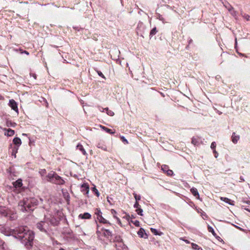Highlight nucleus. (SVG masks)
<instances>
[{
	"label": "nucleus",
	"instance_id": "nucleus-1",
	"mask_svg": "<svg viewBox=\"0 0 250 250\" xmlns=\"http://www.w3.org/2000/svg\"><path fill=\"white\" fill-rule=\"evenodd\" d=\"M16 238L18 239L26 248H31L33 244L34 233L26 226L17 228Z\"/></svg>",
	"mask_w": 250,
	"mask_h": 250
},
{
	"label": "nucleus",
	"instance_id": "nucleus-2",
	"mask_svg": "<svg viewBox=\"0 0 250 250\" xmlns=\"http://www.w3.org/2000/svg\"><path fill=\"white\" fill-rule=\"evenodd\" d=\"M58 221L54 216H45L43 221L39 222L36 224V227L39 230L44 233H48L52 230V226L58 225Z\"/></svg>",
	"mask_w": 250,
	"mask_h": 250
},
{
	"label": "nucleus",
	"instance_id": "nucleus-3",
	"mask_svg": "<svg viewBox=\"0 0 250 250\" xmlns=\"http://www.w3.org/2000/svg\"><path fill=\"white\" fill-rule=\"evenodd\" d=\"M38 199L35 198V197L24 198L19 202L18 207L23 212L33 211L35 207L38 204Z\"/></svg>",
	"mask_w": 250,
	"mask_h": 250
},
{
	"label": "nucleus",
	"instance_id": "nucleus-4",
	"mask_svg": "<svg viewBox=\"0 0 250 250\" xmlns=\"http://www.w3.org/2000/svg\"><path fill=\"white\" fill-rule=\"evenodd\" d=\"M45 179L47 181L55 183V184L62 185L64 183V180L62 179V177L54 172H49Z\"/></svg>",
	"mask_w": 250,
	"mask_h": 250
},
{
	"label": "nucleus",
	"instance_id": "nucleus-5",
	"mask_svg": "<svg viewBox=\"0 0 250 250\" xmlns=\"http://www.w3.org/2000/svg\"><path fill=\"white\" fill-rule=\"evenodd\" d=\"M0 231L2 233L6 236H13L16 238L17 228L12 229L8 228V227H2Z\"/></svg>",
	"mask_w": 250,
	"mask_h": 250
},
{
	"label": "nucleus",
	"instance_id": "nucleus-6",
	"mask_svg": "<svg viewBox=\"0 0 250 250\" xmlns=\"http://www.w3.org/2000/svg\"><path fill=\"white\" fill-rule=\"evenodd\" d=\"M95 214L97 215V219L99 220V222L101 223L110 224L109 221H107L106 219L103 218L102 216V213L100 209L96 208L95 209Z\"/></svg>",
	"mask_w": 250,
	"mask_h": 250
},
{
	"label": "nucleus",
	"instance_id": "nucleus-7",
	"mask_svg": "<svg viewBox=\"0 0 250 250\" xmlns=\"http://www.w3.org/2000/svg\"><path fill=\"white\" fill-rule=\"evenodd\" d=\"M9 105L11 108L14 111L16 112V113H18V104L17 102L14 100V99H10L9 101Z\"/></svg>",
	"mask_w": 250,
	"mask_h": 250
},
{
	"label": "nucleus",
	"instance_id": "nucleus-8",
	"mask_svg": "<svg viewBox=\"0 0 250 250\" xmlns=\"http://www.w3.org/2000/svg\"><path fill=\"white\" fill-rule=\"evenodd\" d=\"M9 211L8 209L6 207L0 206V214H1L2 216H8Z\"/></svg>",
	"mask_w": 250,
	"mask_h": 250
},
{
	"label": "nucleus",
	"instance_id": "nucleus-9",
	"mask_svg": "<svg viewBox=\"0 0 250 250\" xmlns=\"http://www.w3.org/2000/svg\"><path fill=\"white\" fill-rule=\"evenodd\" d=\"M191 143L192 145L194 146H199L201 145L202 140H201V138L199 137H193L192 139Z\"/></svg>",
	"mask_w": 250,
	"mask_h": 250
},
{
	"label": "nucleus",
	"instance_id": "nucleus-10",
	"mask_svg": "<svg viewBox=\"0 0 250 250\" xmlns=\"http://www.w3.org/2000/svg\"><path fill=\"white\" fill-rule=\"evenodd\" d=\"M97 147L99 148H101L102 150L104 151L107 150L106 145H105V142H103V141H100L97 145Z\"/></svg>",
	"mask_w": 250,
	"mask_h": 250
},
{
	"label": "nucleus",
	"instance_id": "nucleus-11",
	"mask_svg": "<svg viewBox=\"0 0 250 250\" xmlns=\"http://www.w3.org/2000/svg\"><path fill=\"white\" fill-rule=\"evenodd\" d=\"M225 7L227 8L230 14L234 17L236 18L237 15V12H236L235 10H234L232 6L229 5L228 6L225 5Z\"/></svg>",
	"mask_w": 250,
	"mask_h": 250
},
{
	"label": "nucleus",
	"instance_id": "nucleus-12",
	"mask_svg": "<svg viewBox=\"0 0 250 250\" xmlns=\"http://www.w3.org/2000/svg\"><path fill=\"white\" fill-rule=\"evenodd\" d=\"M104 235L107 238H109V237H111L112 235L111 231L108 230V229H101Z\"/></svg>",
	"mask_w": 250,
	"mask_h": 250
},
{
	"label": "nucleus",
	"instance_id": "nucleus-13",
	"mask_svg": "<svg viewBox=\"0 0 250 250\" xmlns=\"http://www.w3.org/2000/svg\"><path fill=\"white\" fill-rule=\"evenodd\" d=\"M77 149L79 150L83 153V155H87V153L86 152L85 148H84L83 145L79 143L77 146Z\"/></svg>",
	"mask_w": 250,
	"mask_h": 250
},
{
	"label": "nucleus",
	"instance_id": "nucleus-14",
	"mask_svg": "<svg viewBox=\"0 0 250 250\" xmlns=\"http://www.w3.org/2000/svg\"><path fill=\"white\" fill-rule=\"evenodd\" d=\"M138 234L141 238H146L147 237V235L146 234L145 229L143 228H141L139 229V231H138Z\"/></svg>",
	"mask_w": 250,
	"mask_h": 250
},
{
	"label": "nucleus",
	"instance_id": "nucleus-15",
	"mask_svg": "<svg viewBox=\"0 0 250 250\" xmlns=\"http://www.w3.org/2000/svg\"><path fill=\"white\" fill-rule=\"evenodd\" d=\"M240 136L236 135L235 133H233L231 136L232 142L234 144H236L238 143L239 139Z\"/></svg>",
	"mask_w": 250,
	"mask_h": 250
},
{
	"label": "nucleus",
	"instance_id": "nucleus-16",
	"mask_svg": "<svg viewBox=\"0 0 250 250\" xmlns=\"http://www.w3.org/2000/svg\"><path fill=\"white\" fill-rule=\"evenodd\" d=\"M220 199L222 200V201L226 202L228 204L231 205H234V202L230 199L227 198V197H220Z\"/></svg>",
	"mask_w": 250,
	"mask_h": 250
},
{
	"label": "nucleus",
	"instance_id": "nucleus-17",
	"mask_svg": "<svg viewBox=\"0 0 250 250\" xmlns=\"http://www.w3.org/2000/svg\"><path fill=\"white\" fill-rule=\"evenodd\" d=\"M82 191L85 192L87 194L89 191V187L87 184H83L81 186Z\"/></svg>",
	"mask_w": 250,
	"mask_h": 250
},
{
	"label": "nucleus",
	"instance_id": "nucleus-18",
	"mask_svg": "<svg viewBox=\"0 0 250 250\" xmlns=\"http://www.w3.org/2000/svg\"><path fill=\"white\" fill-rule=\"evenodd\" d=\"M91 216L89 213H84L83 214H80L79 218L81 219H90Z\"/></svg>",
	"mask_w": 250,
	"mask_h": 250
},
{
	"label": "nucleus",
	"instance_id": "nucleus-19",
	"mask_svg": "<svg viewBox=\"0 0 250 250\" xmlns=\"http://www.w3.org/2000/svg\"><path fill=\"white\" fill-rule=\"evenodd\" d=\"M14 187L16 188H19L22 186V180L18 179L13 183Z\"/></svg>",
	"mask_w": 250,
	"mask_h": 250
},
{
	"label": "nucleus",
	"instance_id": "nucleus-20",
	"mask_svg": "<svg viewBox=\"0 0 250 250\" xmlns=\"http://www.w3.org/2000/svg\"><path fill=\"white\" fill-rule=\"evenodd\" d=\"M3 130L7 131V133H5V135L8 136H13L15 133L14 130L10 129V128H8V129H6V128H4Z\"/></svg>",
	"mask_w": 250,
	"mask_h": 250
},
{
	"label": "nucleus",
	"instance_id": "nucleus-21",
	"mask_svg": "<svg viewBox=\"0 0 250 250\" xmlns=\"http://www.w3.org/2000/svg\"><path fill=\"white\" fill-rule=\"evenodd\" d=\"M190 192L192 194H193V195L195 197L199 198V192H198L197 189L196 188H192L190 189Z\"/></svg>",
	"mask_w": 250,
	"mask_h": 250
},
{
	"label": "nucleus",
	"instance_id": "nucleus-22",
	"mask_svg": "<svg viewBox=\"0 0 250 250\" xmlns=\"http://www.w3.org/2000/svg\"><path fill=\"white\" fill-rule=\"evenodd\" d=\"M13 143L18 146H20L21 144V141L20 138L16 137L13 139Z\"/></svg>",
	"mask_w": 250,
	"mask_h": 250
},
{
	"label": "nucleus",
	"instance_id": "nucleus-23",
	"mask_svg": "<svg viewBox=\"0 0 250 250\" xmlns=\"http://www.w3.org/2000/svg\"><path fill=\"white\" fill-rule=\"evenodd\" d=\"M101 128H103V130L105 131L107 133H110V134H114L115 132H113V131L109 128H107L105 127V126L101 125Z\"/></svg>",
	"mask_w": 250,
	"mask_h": 250
},
{
	"label": "nucleus",
	"instance_id": "nucleus-24",
	"mask_svg": "<svg viewBox=\"0 0 250 250\" xmlns=\"http://www.w3.org/2000/svg\"><path fill=\"white\" fill-rule=\"evenodd\" d=\"M6 125L7 126H12V127H14L16 125V123L12 122L11 121H6Z\"/></svg>",
	"mask_w": 250,
	"mask_h": 250
},
{
	"label": "nucleus",
	"instance_id": "nucleus-25",
	"mask_svg": "<svg viewBox=\"0 0 250 250\" xmlns=\"http://www.w3.org/2000/svg\"><path fill=\"white\" fill-rule=\"evenodd\" d=\"M157 30L156 29V27H153L152 29L151 30L150 33H149V36L150 37H152V36L156 35L157 33Z\"/></svg>",
	"mask_w": 250,
	"mask_h": 250
},
{
	"label": "nucleus",
	"instance_id": "nucleus-26",
	"mask_svg": "<svg viewBox=\"0 0 250 250\" xmlns=\"http://www.w3.org/2000/svg\"><path fill=\"white\" fill-rule=\"evenodd\" d=\"M208 231L210 232V233H212L213 236H215L216 235H217V234L214 231V229L213 228H212V227L208 226Z\"/></svg>",
	"mask_w": 250,
	"mask_h": 250
},
{
	"label": "nucleus",
	"instance_id": "nucleus-27",
	"mask_svg": "<svg viewBox=\"0 0 250 250\" xmlns=\"http://www.w3.org/2000/svg\"><path fill=\"white\" fill-rule=\"evenodd\" d=\"M150 230H151V232L153 233L155 235H161V234L162 233V232L158 233L157 229H156L151 228L150 229Z\"/></svg>",
	"mask_w": 250,
	"mask_h": 250
},
{
	"label": "nucleus",
	"instance_id": "nucleus-28",
	"mask_svg": "<svg viewBox=\"0 0 250 250\" xmlns=\"http://www.w3.org/2000/svg\"><path fill=\"white\" fill-rule=\"evenodd\" d=\"M192 248L194 250H203V249L201 247H199L197 244L195 243H192L191 244Z\"/></svg>",
	"mask_w": 250,
	"mask_h": 250
},
{
	"label": "nucleus",
	"instance_id": "nucleus-29",
	"mask_svg": "<svg viewBox=\"0 0 250 250\" xmlns=\"http://www.w3.org/2000/svg\"><path fill=\"white\" fill-rule=\"evenodd\" d=\"M105 111H106V113L111 116H113L114 115V113L113 111L109 110L108 108H104Z\"/></svg>",
	"mask_w": 250,
	"mask_h": 250
},
{
	"label": "nucleus",
	"instance_id": "nucleus-30",
	"mask_svg": "<svg viewBox=\"0 0 250 250\" xmlns=\"http://www.w3.org/2000/svg\"><path fill=\"white\" fill-rule=\"evenodd\" d=\"M134 197L136 200V202H138L139 200L141 199V196L140 195H138L136 193L133 194Z\"/></svg>",
	"mask_w": 250,
	"mask_h": 250
},
{
	"label": "nucleus",
	"instance_id": "nucleus-31",
	"mask_svg": "<svg viewBox=\"0 0 250 250\" xmlns=\"http://www.w3.org/2000/svg\"><path fill=\"white\" fill-rule=\"evenodd\" d=\"M136 212L138 214H140L141 216H143V209L141 208L140 207L139 208L136 209Z\"/></svg>",
	"mask_w": 250,
	"mask_h": 250
},
{
	"label": "nucleus",
	"instance_id": "nucleus-32",
	"mask_svg": "<svg viewBox=\"0 0 250 250\" xmlns=\"http://www.w3.org/2000/svg\"><path fill=\"white\" fill-rule=\"evenodd\" d=\"M93 192H95V194H96L97 196L99 197L100 193H99V192L98 191V190L97 189L96 187H93Z\"/></svg>",
	"mask_w": 250,
	"mask_h": 250
},
{
	"label": "nucleus",
	"instance_id": "nucleus-33",
	"mask_svg": "<svg viewBox=\"0 0 250 250\" xmlns=\"http://www.w3.org/2000/svg\"><path fill=\"white\" fill-rule=\"evenodd\" d=\"M96 71L99 76L103 77L104 79H106L105 76H104V74L102 73V72L101 71L97 70V69L96 70Z\"/></svg>",
	"mask_w": 250,
	"mask_h": 250
},
{
	"label": "nucleus",
	"instance_id": "nucleus-34",
	"mask_svg": "<svg viewBox=\"0 0 250 250\" xmlns=\"http://www.w3.org/2000/svg\"><path fill=\"white\" fill-rule=\"evenodd\" d=\"M167 168H168V167L167 166V165H163L162 167H161V169L163 170V171H165V172H167Z\"/></svg>",
	"mask_w": 250,
	"mask_h": 250
},
{
	"label": "nucleus",
	"instance_id": "nucleus-35",
	"mask_svg": "<svg viewBox=\"0 0 250 250\" xmlns=\"http://www.w3.org/2000/svg\"><path fill=\"white\" fill-rule=\"evenodd\" d=\"M120 138L124 144H128V141H127L126 138H125V137H124V136H121Z\"/></svg>",
	"mask_w": 250,
	"mask_h": 250
},
{
	"label": "nucleus",
	"instance_id": "nucleus-36",
	"mask_svg": "<svg viewBox=\"0 0 250 250\" xmlns=\"http://www.w3.org/2000/svg\"><path fill=\"white\" fill-rule=\"evenodd\" d=\"M39 172H40L41 176L43 177L44 176V175L45 174V173H46V170H45V169H41L40 170Z\"/></svg>",
	"mask_w": 250,
	"mask_h": 250
},
{
	"label": "nucleus",
	"instance_id": "nucleus-37",
	"mask_svg": "<svg viewBox=\"0 0 250 250\" xmlns=\"http://www.w3.org/2000/svg\"><path fill=\"white\" fill-rule=\"evenodd\" d=\"M216 145L215 142H212L210 145V148L213 150H214L216 147Z\"/></svg>",
	"mask_w": 250,
	"mask_h": 250
},
{
	"label": "nucleus",
	"instance_id": "nucleus-38",
	"mask_svg": "<svg viewBox=\"0 0 250 250\" xmlns=\"http://www.w3.org/2000/svg\"><path fill=\"white\" fill-rule=\"evenodd\" d=\"M243 17L247 21L250 20V16L249 15L245 14L243 16Z\"/></svg>",
	"mask_w": 250,
	"mask_h": 250
},
{
	"label": "nucleus",
	"instance_id": "nucleus-39",
	"mask_svg": "<svg viewBox=\"0 0 250 250\" xmlns=\"http://www.w3.org/2000/svg\"><path fill=\"white\" fill-rule=\"evenodd\" d=\"M140 206L139 205L138 202H136L134 204V207L136 208V209H138Z\"/></svg>",
	"mask_w": 250,
	"mask_h": 250
},
{
	"label": "nucleus",
	"instance_id": "nucleus-40",
	"mask_svg": "<svg viewBox=\"0 0 250 250\" xmlns=\"http://www.w3.org/2000/svg\"><path fill=\"white\" fill-rule=\"evenodd\" d=\"M167 175H172L173 174V172L171 169H167Z\"/></svg>",
	"mask_w": 250,
	"mask_h": 250
},
{
	"label": "nucleus",
	"instance_id": "nucleus-41",
	"mask_svg": "<svg viewBox=\"0 0 250 250\" xmlns=\"http://www.w3.org/2000/svg\"><path fill=\"white\" fill-rule=\"evenodd\" d=\"M98 108H99V110L102 112H104V110H105V108L102 107L101 106H98Z\"/></svg>",
	"mask_w": 250,
	"mask_h": 250
},
{
	"label": "nucleus",
	"instance_id": "nucleus-42",
	"mask_svg": "<svg viewBox=\"0 0 250 250\" xmlns=\"http://www.w3.org/2000/svg\"><path fill=\"white\" fill-rule=\"evenodd\" d=\"M213 153H214V157H215V158L218 157V153H217V152L216 151V150H215V149H214V150H213Z\"/></svg>",
	"mask_w": 250,
	"mask_h": 250
},
{
	"label": "nucleus",
	"instance_id": "nucleus-43",
	"mask_svg": "<svg viewBox=\"0 0 250 250\" xmlns=\"http://www.w3.org/2000/svg\"><path fill=\"white\" fill-rule=\"evenodd\" d=\"M111 213L113 214V216L115 217V214L117 213V212L114 209H111Z\"/></svg>",
	"mask_w": 250,
	"mask_h": 250
},
{
	"label": "nucleus",
	"instance_id": "nucleus-44",
	"mask_svg": "<svg viewBox=\"0 0 250 250\" xmlns=\"http://www.w3.org/2000/svg\"><path fill=\"white\" fill-rule=\"evenodd\" d=\"M30 76L33 77L34 79H36L37 76L35 73H30Z\"/></svg>",
	"mask_w": 250,
	"mask_h": 250
},
{
	"label": "nucleus",
	"instance_id": "nucleus-45",
	"mask_svg": "<svg viewBox=\"0 0 250 250\" xmlns=\"http://www.w3.org/2000/svg\"><path fill=\"white\" fill-rule=\"evenodd\" d=\"M99 226L97 225V235H98V236H99L100 234L101 233V231L99 230Z\"/></svg>",
	"mask_w": 250,
	"mask_h": 250
},
{
	"label": "nucleus",
	"instance_id": "nucleus-46",
	"mask_svg": "<svg viewBox=\"0 0 250 250\" xmlns=\"http://www.w3.org/2000/svg\"><path fill=\"white\" fill-rule=\"evenodd\" d=\"M114 218H116L117 219V222L118 224H121V222L120 219L119 218H118V217H117L116 216H114Z\"/></svg>",
	"mask_w": 250,
	"mask_h": 250
},
{
	"label": "nucleus",
	"instance_id": "nucleus-47",
	"mask_svg": "<svg viewBox=\"0 0 250 250\" xmlns=\"http://www.w3.org/2000/svg\"><path fill=\"white\" fill-rule=\"evenodd\" d=\"M134 224L136 226H139V224H140V223H139V221H136L134 223Z\"/></svg>",
	"mask_w": 250,
	"mask_h": 250
},
{
	"label": "nucleus",
	"instance_id": "nucleus-48",
	"mask_svg": "<svg viewBox=\"0 0 250 250\" xmlns=\"http://www.w3.org/2000/svg\"><path fill=\"white\" fill-rule=\"evenodd\" d=\"M143 25V24L142 22H140L138 23V27H142V26Z\"/></svg>",
	"mask_w": 250,
	"mask_h": 250
},
{
	"label": "nucleus",
	"instance_id": "nucleus-49",
	"mask_svg": "<svg viewBox=\"0 0 250 250\" xmlns=\"http://www.w3.org/2000/svg\"><path fill=\"white\" fill-rule=\"evenodd\" d=\"M22 53H24L25 54H26V55H29V52L28 51H24L23 52H22Z\"/></svg>",
	"mask_w": 250,
	"mask_h": 250
},
{
	"label": "nucleus",
	"instance_id": "nucleus-50",
	"mask_svg": "<svg viewBox=\"0 0 250 250\" xmlns=\"http://www.w3.org/2000/svg\"><path fill=\"white\" fill-rule=\"evenodd\" d=\"M185 241L187 243H189V241H188V240H185Z\"/></svg>",
	"mask_w": 250,
	"mask_h": 250
},
{
	"label": "nucleus",
	"instance_id": "nucleus-51",
	"mask_svg": "<svg viewBox=\"0 0 250 250\" xmlns=\"http://www.w3.org/2000/svg\"><path fill=\"white\" fill-rule=\"evenodd\" d=\"M159 20H163V18H161V17H159Z\"/></svg>",
	"mask_w": 250,
	"mask_h": 250
},
{
	"label": "nucleus",
	"instance_id": "nucleus-52",
	"mask_svg": "<svg viewBox=\"0 0 250 250\" xmlns=\"http://www.w3.org/2000/svg\"><path fill=\"white\" fill-rule=\"evenodd\" d=\"M247 211L250 212V209L249 208H245Z\"/></svg>",
	"mask_w": 250,
	"mask_h": 250
},
{
	"label": "nucleus",
	"instance_id": "nucleus-53",
	"mask_svg": "<svg viewBox=\"0 0 250 250\" xmlns=\"http://www.w3.org/2000/svg\"><path fill=\"white\" fill-rule=\"evenodd\" d=\"M40 201H41V202H42V201H43V199H42V198H40Z\"/></svg>",
	"mask_w": 250,
	"mask_h": 250
},
{
	"label": "nucleus",
	"instance_id": "nucleus-54",
	"mask_svg": "<svg viewBox=\"0 0 250 250\" xmlns=\"http://www.w3.org/2000/svg\"><path fill=\"white\" fill-rule=\"evenodd\" d=\"M237 40H236V39H235V44H237Z\"/></svg>",
	"mask_w": 250,
	"mask_h": 250
},
{
	"label": "nucleus",
	"instance_id": "nucleus-55",
	"mask_svg": "<svg viewBox=\"0 0 250 250\" xmlns=\"http://www.w3.org/2000/svg\"><path fill=\"white\" fill-rule=\"evenodd\" d=\"M59 250H65L63 249H60Z\"/></svg>",
	"mask_w": 250,
	"mask_h": 250
},
{
	"label": "nucleus",
	"instance_id": "nucleus-56",
	"mask_svg": "<svg viewBox=\"0 0 250 250\" xmlns=\"http://www.w3.org/2000/svg\"><path fill=\"white\" fill-rule=\"evenodd\" d=\"M23 135L25 136V135H26V134H25V133H23Z\"/></svg>",
	"mask_w": 250,
	"mask_h": 250
}]
</instances>
